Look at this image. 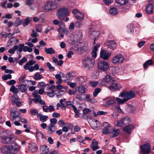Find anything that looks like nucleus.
Wrapping results in <instances>:
<instances>
[{
  "label": "nucleus",
  "mask_w": 154,
  "mask_h": 154,
  "mask_svg": "<svg viewBox=\"0 0 154 154\" xmlns=\"http://www.w3.org/2000/svg\"><path fill=\"white\" fill-rule=\"evenodd\" d=\"M72 13L77 20H82L84 19V13L80 12L77 9L73 10Z\"/></svg>",
  "instance_id": "nucleus-11"
},
{
  "label": "nucleus",
  "mask_w": 154,
  "mask_h": 154,
  "mask_svg": "<svg viewBox=\"0 0 154 154\" xmlns=\"http://www.w3.org/2000/svg\"><path fill=\"white\" fill-rule=\"evenodd\" d=\"M18 48V47L17 45H14L11 48L8 50V52L12 54H14L15 50H17Z\"/></svg>",
  "instance_id": "nucleus-39"
},
{
  "label": "nucleus",
  "mask_w": 154,
  "mask_h": 154,
  "mask_svg": "<svg viewBox=\"0 0 154 154\" xmlns=\"http://www.w3.org/2000/svg\"><path fill=\"white\" fill-rule=\"evenodd\" d=\"M2 141L4 143H13L14 140L11 136H4L2 137Z\"/></svg>",
  "instance_id": "nucleus-14"
},
{
  "label": "nucleus",
  "mask_w": 154,
  "mask_h": 154,
  "mask_svg": "<svg viewBox=\"0 0 154 154\" xmlns=\"http://www.w3.org/2000/svg\"><path fill=\"white\" fill-rule=\"evenodd\" d=\"M29 150L32 152H36L38 149L37 145L35 143H29Z\"/></svg>",
  "instance_id": "nucleus-23"
},
{
  "label": "nucleus",
  "mask_w": 154,
  "mask_h": 154,
  "mask_svg": "<svg viewBox=\"0 0 154 154\" xmlns=\"http://www.w3.org/2000/svg\"><path fill=\"white\" fill-rule=\"evenodd\" d=\"M11 100H12L11 103L12 105L16 104V106L18 107H20L22 106V103L20 102V99L18 97L16 98L14 96H12L11 97Z\"/></svg>",
  "instance_id": "nucleus-16"
},
{
  "label": "nucleus",
  "mask_w": 154,
  "mask_h": 154,
  "mask_svg": "<svg viewBox=\"0 0 154 154\" xmlns=\"http://www.w3.org/2000/svg\"><path fill=\"white\" fill-rule=\"evenodd\" d=\"M32 99V100L35 103L39 102V100L41 98V96H38L37 97H34Z\"/></svg>",
  "instance_id": "nucleus-56"
},
{
  "label": "nucleus",
  "mask_w": 154,
  "mask_h": 154,
  "mask_svg": "<svg viewBox=\"0 0 154 154\" xmlns=\"http://www.w3.org/2000/svg\"><path fill=\"white\" fill-rule=\"evenodd\" d=\"M72 109L74 110V112L75 113V116H77L78 117H80V110L79 109H77L75 106H72Z\"/></svg>",
  "instance_id": "nucleus-42"
},
{
  "label": "nucleus",
  "mask_w": 154,
  "mask_h": 154,
  "mask_svg": "<svg viewBox=\"0 0 154 154\" xmlns=\"http://www.w3.org/2000/svg\"><path fill=\"white\" fill-rule=\"evenodd\" d=\"M16 82V81L13 79L7 82V84L10 85H13Z\"/></svg>",
  "instance_id": "nucleus-62"
},
{
  "label": "nucleus",
  "mask_w": 154,
  "mask_h": 154,
  "mask_svg": "<svg viewBox=\"0 0 154 154\" xmlns=\"http://www.w3.org/2000/svg\"><path fill=\"white\" fill-rule=\"evenodd\" d=\"M119 96L122 97H125L127 101L135 97V94L132 90H131L130 91H124L121 93Z\"/></svg>",
  "instance_id": "nucleus-5"
},
{
  "label": "nucleus",
  "mask_w": 154,
  "mask_h": 154,
  "mask_svg": "<svg viewBox=\"0 0 154 154\" xmlns=\"http://www.w3.org/2000/svg\"><path fill=\"white\" fill-rule=\"evenodd\" d=\"M42 26L40 25H38L36 26L35 30L37 32H40L42 31Z\"/></svg>",
  "instance_id": "nucleus-60"
},
{
  "label": "nucleus",
  "mask_w": 154,
  "mask_h": 154,
  "mask_svg": "<svg viewBox=\"0 0 154 154\" xmlns=\"http://www.w3.org/2000/svg\"><path fill=\"white\" fill-rule=\"evenodd\" d=\"M27 60V59L26 57L23 58L19 62V64L20 65H23V63L26 62Z\"/></svg>",
  "instance_id": "nucleus-52"
},
{
  "label": "nucleus",
  "mask_w": 154,
  "mask_h": 154,
  "mask_svg": "<svg viewBox=\"0 0 154 154\" xmlns=\"http://www.w3.org/2000/svg\"><path fill=\"white\" fill-rule=\"evenodd\" d=\"M12 78V76L10 74L5 75L2 77V79L4 80H6L8 79H11Z\"/></svg>",
  "instance_id": "nucleus-49"
},
{
  "label": "nucleus",
  "mask_w": 154,
  "mask_h": 154,
  "mask_svg": "<svg viewBox=\"0 0 154 154\" xmlns=\"http://www.w3.org/2000/svg\"><path fill=\"white\" fill-rule=\"evenodd\" d=\"M125 60L124 57L121 54H118L114 57L112 60V62L115 64L122 63Z\"/></svg>",
  "instance_id": "nucleus-8"
},
{
  "label": "nucleus",
  "mask_w": 154,
  "mask_h": 154,
  "mask_svg": "<svg viewBox=\"0 0 154 154\" xmlns=\"http://www.w3.org/2000/svg\"><path fill=\"white\" fill-rule=\"evenodd\" d=\"M36 62L33 59L29 60L23 66L25 70H29L30 72H32L34 70H37L39 69V65L36 64Z\"/></svg>",
  "instance_id": "nucleus-1"
},
{
  "label": "nucleus",
  "mask_w": 154,
  "mask_h": 154,
  "mask_svg": "<svg viewBox=\"0 0 154 154\" xmlns=\"http://www.w3.org/2000/svg\"><path fill=\"white\" fill-rule=\"evenodd\" d=\"M45 50L47 54H52L55 53V51L52 48H45Z\"/></svg>",
  "instance_id": "nucleus-36"
},
{
  "label": "nucleus",
  "mask_w": 154,
  "mask_h": 154,
  "mask_svg": "<svg viewBox=\"0 0 154 154\" xmlns=\"http://www.w3.org/2000/svg\"><path fill=\"white\" fill-rule=\"evenodd\" d=\"M121 88V86L118 83H112L109 87L110 90L112 91L118 90Z\"/></svg>",
  "instance_id": "nucleus-17"
},
{
  "label": "nucleus",
  "mask_w": 154,
  "mask_h": 154,
  "mask_svg": "<svg viewBox=\"0 0 154 154\" xmlns=\"http://www.w3.org/2000/svg\"><path fill=\"white\" fill-rule=\"evenodd\" d=\"M98 66L100 70L105 71L108 70L109 65L107 62L101 60L98 62Z\"/></svg>",
  "instance_id": "nucleus-9"
},
{
  "label": "nucleus",
  "mask_w": 154,
  "mask_h": 154,
  "mask_svg": "<svg viewBox=\"0 0 154 154\" xmlns=\"http://www.w3.org/2000/svg\"><path fill=\"white\" fill-rule=\"evenodd\" d=\"M153 64V61L152 59H149L144 63L143 64V67L145 69H146L149 66Z\"/></svg>",
  "instance_id": "nucleus-27"
},
{
  "label": "nucleus",
  "mask_w": 154,
  "mask_h": 154,
  "mask_svg": "<svg viewBox=\"0 0 154 154\" xmlns=\"http://www.w3.org/2000/svg\"><path fill=\"white\" fill-rule=\"evenodd\" d=\"M37 137L38 136L40 137L41 138L43 139H45L46 138V137L44 134L41 132H36Z\"/></svg>",
  "instance_id": "nucleus-50"
},
{
  "label": "nucleus",
  "mask_w": 154,
  "mask_h": 154,
  "mask_svg": "<svg viewBox=\"0 0 154 154\" xmlns=\"http://www.w3.org/2000/svg\"><path fill=\"white\" fill-rule=\"evenodd\" d=\"M114 81V79L109 75H106L102 80L101 83L102 85H106L111 81Z\"/></svg>",
  "instance_id": "nucleus-15"
},
{
  "label": "nucleus",
  "mask_w": 154,
  "mask_h": 154,
  "mask_svg": "<svg viewBox=\"0 0 154 154\" xmlns=\"http://www.w3.org/2000/svg\"><path fill=\"white\" fill-rule=\"evenodd\" d=\"M77 51L79 54H82L84 52L86 51V49H83V46H81L77 48Z\"/></svg>",
  "instance_id": "nucleus-48"
},
{
  "label": "nucleus",
  "mask_w": 154,
  "mask_h": 154,
  "mask_svg": "<svg viewBox=\"0 0 154 154\" xmlns=\"http://www.w3.org/2000/svg\"><path fill=\"white\" fill-rule=\"evenodd\" d=\"M57 7V4L55 1H48L43 6V9L47 11L52 10L56 9Z\"/></svg>",
  "instance_id": "nucleus-4"
},
{
  "label": "nucleus",
  "mask_w": 154,
  "mask_h": 154,
  "mask_svg": "<svg viewBox=\"0 0 154 154\" xmlns=\"http://www.w3.org/2000/svg\"><path fill=\"white\" fill-rule=\"evenodd\" d=\"M109 12L110 14L112 15H115L118 13L117 10L115 7L111 8Z\"/></svg>",
  "instance_id": "nucleus-31"
},
{
  "label": "nucleus",
  "mask_w": 154,
  "mask_h": 154,
  "mask_svg": "<svg viewBox=\"0 0 154 154\" xmlns=\"http://www.w3.org/2000/svg\"><path fill=\"white\" fill-rule=\"evenodd\" d=\"M117 44L114 40L110 41L108 42V48L111 51H113L116 48Z\"/></svg>",
  "instance_id": "nucleus-20"
},
{
  "label": "nucleus",
  "mask_w": 154,
  "mask_h": 154,
  "mask_svg": "<svg viewBox=\"0 0 154 154\" xmlns=\"http://www.w3.org/2000/svg\"><path fill=\"white\" fill-rule=\"evenodd\" d=\"M43 77L38 72H36L34 75V79L35 80H39L42 79Z\"/></svg>",
  "instance_id": "nucleus-34"
},
{
  "label": "nucleus",
  "mask_w": 154,
  "mask_h": 154,
  "mask_svg": "<svg viewBox=\"0 0 154 154\" xmlns=\"http://www.w3.org/2000/svg\"><path fill=\"white\" fill-rule=\"evenodd\" d=\"M99 33V32L98 31H94L92 32L90 34V36L91 38H93V37L92 36V35H94L95 38H94V44H95V40L96 39V37L97 36Z\"/></svg>",
  "instance_id": "nucleus-32"
},
{
  "label": "nucleus",
  "mask_w": 154,
  "mask_h": 154,
  "mask_svg": "<svg viewBox=\"0 0 154 154\" xmlns=\"http://www.w3.org/2000/svg\"><path fill=\"white\" fill-rule=\"evenodd\" d=\"M31 114L32 115H35L38 113V111L35 109H31L30 111Z\"/></svg>",
  "instance_id": "nucleus-54"
},
{
  "label": "nucleus",
  "mask_w": 154,
  "mask_h": 154,
  "mask_svg": "<svg viewBox=\"0 0 154 154\" xmlns=\"http://www.w3.org/2000/svg\"><path fill=\"white\" fill-rule=\"evenodd\" d=\"M91 110L88 108H85L83 110V112L84 114H87L88 113L91 112Z\"/></svg>",
  "instance_id": "nucleus-64"
},
{
  "label": "nucleus",
  "mask_w": 154,
  "mask_h": 154,
  "mask_svg": "<svg viewBox=\"0 0 154 154\" xmlns=\"http://www.w3.org/2000/svg\"><path fill=\"white\" fill-rule=\"evenodd\" d=\"M120 133V131L118 129L113 130L112 133V137H116Z\"/></svg>",
  "instance_id": "nucleus-45"
},
{
  "label": "nucleus",
  "mask_w": 154,
  "mask_h": 154,
  "mask_svg": "<svg viewBox=\"0 0 154 154\" xmlns=\"http://www.w3.org/2000/svg\"><path fill=\"white\" fill-rule=\"evenodd\" d=\"M116 101H117L119 104H123L125 102L127 101L125 98L123 99H121L118 97H116Z\"/></svg>",
  "instance_id": "nucleus-41"
},
{
  "label": "nucleus",
  "mask_w": 154,
  "mask_h": 154,
  "mask_svg": "<svg viewBox=\"0 0 154 154\" xmlns=\"http://www.w3.org/2000/svg\"><path fill=\"white\" fill-rule=\"evenodd\" d=\"M58 124L62 127L65 126V123L63 120H59L58 122Z\"/></svg>",
  "instance_id": "nucleus-61"
},
{
  "label": "nucleus",
  "mask_w": 154,
  "mask_h": 154,
  "mask_svg": "<svg viewBox=\"0 0 154 154\" xmlns=\"http://www.w3.org/2000/svg\"><path fill=\"white\" fill-rule=\"evenodd\" d=\"M9 34L10 33L8 34L5 32H1L0 33V35L3 38H7Z\"/></svg>",
  "instance_id": "nucleus-55"
},
{
  "label": "nucleus",
  "mask_w": 154,
  "mask_h": 154,
  "mask_svg": "<svg viewBox=\"0 0 154 154\" xmlns=\"http://www.w3.org/2000/svg\"><path fill=\"white\" fill-rule=\"evenodd\" d=\"M78 81L80 83H83L85 81L84 77H80L78 78Z\"/></svg>",
  "instance_id": "nucleus-59"
},
{
  "label": "nucleus",
  "mask_w": 154,
  "mask_h": 154,
  "mask_svg": "<svg viewBox=\"0 0 154 154\" xmlns=\"http://www.w3.org/2000/svg\"><path fill=\"white\" fill-rule=\"evenodd\" d=\"M91 146L93 151L95 150L98 149L99 147L98 146L97 141L94 139H93L92 143L91 145Z\"/></svg>",
  "instance_id": "nucleus-26"
},
{
  "label": "nucleus",
  "mask_w": 154,
  "mask_h": 154,
  "mask_svg": "<svg viewBox=\"0 0 154 154\" xmlns=\"http://www.w3.org/2000/svg\"><path fill=\"white\" fill-rule=\"evenodd\" d=\"M69 14L67 8L62 7L58 10L56 15L60 20H64L65 17L69 15Z\"/></svg>",
  "instance_id": "nucleus-3"
},
{
  "label": "nucleus",
  "mask_w": 154,
  "mask_h": 154,
  "mask_svg": "<svg viewBox=\"0 0 154 154\" xmlns=\"http://www.w3.org/2000/svg\"><path fill=\"white\" fill-rule=\"evenodd\" d=\"M19 46H21L22 47H24L23 49V51L24 52H26L28 51L29 52H30L32 51V49L31 48H29L27 46H24L23 44H19Z\"/></svg>",
  "instance_id": "nucleus-35"
},
{
  "label": "nucleus",
  "mask_w": 154,
  "mask_h": 154,
  "mask_svg": "<svg viewBox=\"0 0 154 154\" xmlns=\"http://www.w3.org/2000/svg\"><path fill=\"white\" fill-rule=\"evenodd\" d=\"M134 126L133 125L130 124L125 126L123 129V130L128 134H130L134 129Z\"/></svg>",
  "instance_id": "nucleus-19"
},
{
  "label": "nucleus",
  "mask_w": 154,
  "mask_h": 154,
  "mask_svg": "<svg viewBox=\"0 0 154 154\" xmlns=\"http://www.w3.org/2000/svg\"><path fill=\"white\" fill-rule=\"evenodd\" d=\"M19 148V146L16 144H15V146L12 145L10 146V149L9 151L8 154H15L17 153L18 149Z\"/></svg>",
  "instance_id": "nucleus-18"
},
{
  "label": "nucleus",
  "mask_w": 154,
  "mask_h": 154,
  "mask_svg": "<svg viewBox=\"0 0 154 154\" xmlns=\"http://www.w3.org/2000/svg\"><path fill=\"white\" fill-rule=\"evenodd\" d=\"M54 91L51 90L50 91L47 92V94L49 97H52L54 95Z\"/></svg>",
  "instance_id": "nucleus-57"
},
{
  "label": "nucleus",
  "mask_w": 154,
  "mask_h": 154,
  "mask_svg": "<svg viewBox=\"0 0 154 154\" xmlns=\"http://www.w3.org/2000/svg\"><path fill=\"white\" fill-rule=\"evenodd\" d=\"M131 122L130 119L128 116H126L122 118L120 120L115 121V124L116 126L121 127Z\"/></svg>",
  "instance_id": "nucleus-7"
},
{
  "label": "nucleus",
  "mask_w": 154,
  "mask_h": 154,
  "mask_svg": "<svg viewBox=\"0 0 154 154\" xmlns=\"http://www.w3.org/2000/svg\"><path fill=\"white\" fill-rule=\"evenodd\" d=\"M101 91V89L100 88H96L94 90V92L93 93V97H96L98 94L100 93Z\"/></svg>",
  "instance_id": "nucleus-47"
},
{
  "label": "nucleus",
  "mask_w": 154,
  "mask_h": 154,
  "mask_svg": "<svg viewBox=\"0 0 154 154\" xmlns=\"http://www.w3.org/2000/svg\"><path fill=\"white\" fill-rule=\"evenodd\" d=\"M116 103V99L114 97L109 98L108 100L105 103L107 105H109Z\"/></svg>",
  "instance_id": "nucleus-29"
},
{
  "label": "nucleus",
  "mask_w": 154,
  "mask_h": 154,
  "mask_svg": "<svg viewBox=\"0 0 154 154\" xmlns=\"http://www.w3.org/2000/svg\"><path fill=\"white\" fill-rule=\"evenodd\" d=\"M47 65L49 69L52 71H54V67L52 66L50 63L49 62L47 63Z\"/></svg>",
  "instance_id": "nucleus-58"
},
{
  "label": "nucleus",
  "mask_w": 154,
  "mask_h": 154,
  "mask_svg": "<svg viewBox=\"0 0 154 154\" xmlns=\"http://www.w3.org/2000/svg\"><path fill=\"white\" fill-rule=\"evenodd\" d=\"M48 133L51 134L54 132L56 130L55 126L49 125L46 128Z\"/></svg>",
  "instance_id": "nucleus-22"
},
{
  "label": "nucleus",
  "mask_w": 154,
  "mask_h": 154,
  "mask_svg": "<svg viewBox=\"0 0 154 154\" xmlns=\"http://www.w3.org/2000/svg\"><path fill=\"white\" fill-rule=\"evenodd\" d=\"M18 89L21 92H25L26 89V85L24 84L20 85L18 87Z\"/></svg>",
  "instance_id": "nucleus-33"
},
{
  "label": "nucleus",
  "mask_w": 154,
  "mask_h": 154,
  "mask_svg": "<svg viewBox=\"0 0 154 154\" xmlns=\"http://www.w3.org/2000/svg\"><path fill=\"white\" fill-rule=\"evenodd\" d=\"M23 21L22 20H20V18H17L14 22V24L16 26H19L23 23Z\"/></svg>",
  "instance_id": "nucleus-44"
},
{
  "label": "nucleus",
  "mask_w": 154,
  "mask_h": 154,
  "mask_svg": "<svg viewBox=\"0 0 154 154\" xmlns=\"http://www.w3.org/2000/svg\"><path fill=\"white\" fill-rule=\"evenodd\" d=\"M10 90V91L13 92L14 93L17 94L18 92V89L16 88L14 85L11 86Z\"/></svg>",
  "instance_id": "nucleus-43"
},
{
  "label": "nucleus",
  "mask_w": 154,
  "mask_h": 154,
  "mask_svg": "<svg viewBox=\"0 0 154 154\" xmlns=\"http://www.w3.org/2000/svg\"><path fill=\"white\" fill-rule=\"evenodd\" d=\"M83 67L88 70H90L94 65L95 60L92 57H86L82 60Z\"/></svg>",
  "instance_id": "nucleus-2"
},
{
  "label": "nucleus",
  "mask_w": 154,
  "mask_h": 154,
  "mask_svg": "<svg viewBox=\"0 0 154 154\" xmlns=\"http://www.w3.org/2000/svg\"><path fill=\"white\" fill-rule=\"evenodd\" d=\"M66 107L67 108H70L71 107L72 108V106H74L72 104V102L71 101H69L66 103Z\"/></svg>",
  "instance_id": "nucleus-51"
},
{
  "label": "nucleus",
  "mask_w": 154,
  "mask_h": 154,
  "mask_svg": "<svg viewBox=\"0 0 154 154\" xmlns=\"http://www.w3.org/2000/svg\"><path fill=\"white\" fill-rule=\"evenodd\" d=\"M107 113V112H104L103 111H98L97 113H96L95 112H93L94 116L95 117L100 115H104Z\"/></svg>",
  "instance_id": "nucleus-40"
},
{
  "label": "nucleus",
  "mask_w": 154,
  "mask_h": 154,
  "mask_svg": "<svg viewBox=\"0 0 154 154\" xmlns=\"http://www.w3.org/2000/svg\"><path fill=\"white\" fill-rule=\"evenodd\" d=\"M10 116L11 120H14L17 119L18 116V114H17L16 112H10Z\"/></svg>",
  "instance_id": "nucleus-30"
},
{
  "label": "nucleus",
  "mask_w": 154,
  "mask_h": 154,
  "mask_svg": "<svg viewBox=\"0 0 154 154\" xmlns=\"http://www.w3.org/2000/svg\"><path fill=\"white\" fill-rule=\"evenodd\" d=\"M78 140L79 141L83 143H84V142L85 141V140L84 139V137H83L81 136H78Z\"/></svg>",
  "instance_id": "nucleus-63"
},
{
  "label": "nucleus",
  "mask_w": 154,
  "mask_h": 154,
  "mask_svg": "<svg viewBox=\"0 0 154 154\" xmlns=\"http://www.w3.org/2000/svg\"><path fill=\"white\" fill-rule=\"evenodd\" d=\"M134 25L133 24H129L127 26L128 31L129 32L132 33L134 32Z\"/></svg>",
  "instance_id": "nucleus-38"
},
{
  "label": "nucleus",
  "mask_w": 154,
  "mask_h": 154,
  "mask_svg": "<svg viewBox=\"0 0 154 154\" xmlns=\"http://www.w3.org/2000/svg\"><path fill=\"white\" fill-rule=\"evenodd\" d=\"M50 124H49L50 125L55 126V125L57 124V120L55 118H51L50 119Z\"/></svg>",
  "instance_id": "nucleus-46"
},
{
  "label": "nucleus",
  "mask_w": 154,
  "mask_h": 154,
  "mask_svg": "<svg viewBox=\"0 0 154 154\" xmlns=\"http://www.w3.org/2000/svg\"><path fill=\"white\" fill-rule=\"evenodd\" d=\"M111 54L106 50L101 51L100 53V57L104 60H106L110 57Z\"/></svg>",
  "instance_id": "nucleus-13"
},
{
  "label": "nucleus",
  "mask_w": 154,
  "mask_h": 154,
  "mask_svg": "<svg viewBox=\"0 0 154 154\" xmlns=\"http://www.w3.org/2000/svg\"><path fill=\"white\" fill-rule=\"evenodd\" d=\"M38 34L34 29L32 30V33L31 34V36L33 38H35L38 36Z\"/></svg>",
  "instance_id": "nucleus-53"
},
{
  "label": "nucleus",
  "mask_w": 154,
  "mask_h": 154,
  "mask_svg": "<svg viewBox=\"0 0 154 154\" xmlns=\"http://www.w3.org/2000/svg\"><path fill=\"white\" fill-rule=\"evenodd\" d=\"M30 18L29 17H27L25 18L24 20L23 19V26L25 27L27 26L30 22Z\"/></svg>",
  "instance_id": "nucleus-37"
},
{
  "label": "nucleus",
  "mask_w": 154,
  "mask_h": 154,
  "mask_svg": "<svg viewBox=\"0 0 154 154\" xmlns=\"http://www.w3.org/2000/svg\"><path fill=\"white\" fill-rule=\"evenodd\" d=\"M9 149L10 146L9 145L4 146L1 148V152L4 154H8Z\"/></svg>",
  "instance_id": "nucleus-24"
},
{
  "label": "nucleus",
  "mask_w": 154,
  "mask_h": 154,
  "mask_svg": "<svg viewBox=\"0 0 154 154\" xmlns=\"http://www.w3.org/2000/svg\"><path fill=\"white\" fill-rule=\"evenodd\" d=\"M87 90V87L85 85H79L78 88V90L80 93H85Z\"/></svg>",
  "instance_id": "nucleus-28"
},
{
  "label": "nucleus",
  "mask_w": 154,
  "mask_h": 154,
  "mask_svg": "<svg viewBox=\"0 0 154 154\" xmlns=\"http://www.w3.org/2000/svg\"><path fill=\"white\" fill-rule=\"evenodd\" d=\"M59 28L58 30L60 36L62 38L64 36V34H67L68 33L69 31L65 27V24L64 23L63 21H60L58 25Z\"/></svg>",
  "instance_id": "nucleus-6"
},
{
  "label": "nucleus",
  "mask_w": 154,
  "mask_h": 154,
  "mask_svg": "<svg viewBox=\"0 0 154 154\" xmlns=\"http://www.w3.org/2000/svg\"><path fill=\"white\" fill-rule=\"evenodd\" d=\"M37 116L39 118L40 120L43 122H46L48 120V116H47L43 115L40 113H38L37 115Z\"/></svg>",
  "instance_id": "nucleus-25"
},
{
  "label": "nucleus",
  "mask_w": 154,
  "mask_h": 154,
  "mask_svg": "<svg viewBox=\"0 0 154 154\" xmlns=\"http://www.w3.org/2000/svg\"><path fill=\"white\" fill-rule=\"evenodd\" d=\"M41 154H47L49 151V149L46 145H42L40 146Z\"/></svg>",
  "instance_id": "nucleus-21"
},
{
  "label": "nucleus",
  "mask_w": 154,
  "mask_h": 154,
  "mask_svg": "<svg viewBox=\"0 0 154 154\" xmlns=\"http://www.w3.org/2000/svg\"><path fill=\"white\" fill-rule=\"evenodd\" d=\"M149 3L146 7V11L148 14H150L153 12L154 0H149Z\"/></svg>",
  "instance_id": "nucleus-12"
},
{
  "label": "nucleus",
  "mask_w": 154,
  "mask_h": 154,
  "mask_svg": "<svg viewBox=\"0 0 154 154\" xmlns=\"http://www.w3.org/2000/svg\"><path fill=\"white\" fill-rule=\"evenodd\" d=\"M140 148L141 151L145 154L149 153L151 150L150 145L148 143L141 145Z\"/></svg>",
  "instance_id": "nucleus-10"
}]
</instances>
